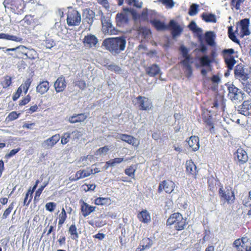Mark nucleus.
<instances>
[{"label": "nucleus", "mask_w": 251, "mask_h": 251, "mask_svg": "<svg viewBox=\"0 0 251 251\" xmlns=\"http://www.w3.org/2000/svg\"><path fill=\"white\" fill-rule=\"evenodd\" d=\"M102 46L113 55H117L125 50L126 37L122 36L105 39L102 42Z\"/></svg>", "instance_id": "1"}, {"label": "nucleus", "mask_w": 251, "mask_h": 251, "mask_svg": "<svg viewBox=\"0 0 251 251\" xmlns=\"http://www.w3.org/2000/svg\"><path fill=\"white\" fill-rule=\"evenodd\" d=\"M167 225H174L175 228L177 230L184 229L187 224L186 219L184 218L180 213H174L171 215L167 221Z\"/></svg>", "instance_id": "2"}, {"label": "nucleus", "mask_w": 251, "mask_h": 251, "mask_svg": "<svg viewBox=\"0 0 251 251\" xmlns=\"http://www.w3.org/2000/svg\"><path fill=\"white\" fill-rule=\"evenodd\" d=\"M3 4L5 8L9 9L12 12L17 14H21L25 8L23 0H5Z\"/></svg>", "instance_id": "3"}, {"label": "nucleus", "mask_w": 251, "mask_h": 251, "mask_svg": "<svg viewBox=\"0 0 251 251\" xmlns=\"http://www.w3.org/2000/svg\"><path fill=\"white\" fill-rule=\"evenodd\" d=\"M81 17L80 13L72 7H69L67 13V24L69 26H78L80 25Z\"/></svg>", "instance_id": "4"}, {"label": "nucleus", "mask_w": 251, "mask_h": 251, "mask_svg": "<svg viewBox=\"0 0 251 251\" xmlns=\"http://www.w3.org/2000/svg\"><path fill=\"white\" fill-rule=\"evenodd\" d=\"M100 21L102 24V31L104 34L117 35L118 34V30L112 25L111 20L109 18L102 15Z\"/></svg>", "instance_id": "5"}, {"label": "nucleus", "mask_w": 251, "mask_h": 251, "mask_svg": "<svg viewBox=\"0 0 251 251\" xmlns=\"http://www.w3.org/2000/svg\"><path fill=\"white\" fill-rule=\"evenodd\" d=\"M219 193L222 201L227 202L228 203H232L235 200V196L233 191L230 187L220 188L219 190Z\"/></svg>", "instance_id": "6"}, {"label": "nucleus", "mask_w": 251, "mask_h": 251, "mask_svg": "<svg viewBox=\"0 0 251 251\" xmlns=\"http://www.w3.org/2000/svg\"><path fill=\"white\" fill-rule=\"evenodd\" d=\"M228 97L232 101H241L243 100L244 94L233 85H230L228 87Z\"/></svg>", "instance_id": "7"}, {"label": "nucleus", "mask_w": 251, "mask_h": 251, "mask_svg": "<svg viewBox=\"0 0 251 251\" xmlns=\"http://www.w3.org/2000/svg\"><path fill=\"white\" fill-rule=\"evenodd\" d=\"M79 204L80 206V210L84 217H86L90 215L92 212L96 210V206L89 204L82 200H80Z\"/></svg>", "instance_id": "8"}, {"label": "nucleus", "mask_w": 251, "mask_h": 251, "mask_svg": "<svg viewBox=\"0 0 251 251\" xmlns=\"http://www.w3.org/2000/svg\"><path fill=\"white\" fill-rule=\"evenodd\" d=\"M175 183L170 180H165L159 183L158 191L161 192L164 190L166 193L170 194L174 190Z\"/></svg>", "instance_id": "9"}, {"label": "nucleus", "mask_w": 251, "mask_h": 251, "mask_svg": "<svg viewBox=\"0 0 251 251\" xmlns=\"http://www.w3.org/2000/svg\"><path fill=\"white\" fill-rule=\"evenodd\" d=\"M234 158L239 165H242L247 162L248 155L245 150L239 148L234 153Z\"/></svg>", "instance_id": "10"}, {"label": "nucleus", "mask_w": 251, "mask_h": 251, "mask_svg": "<svg viewBox=\"0 0 251 251\" xmlns=\"http://www.w3.org/2000/svg\"><path fill=\"white\" fill-rule=\"evenodd\" d=\"M193 63V60L188 61V59H183L181 62L184 75L188 78H190L193 75V70L192 66Z\"/></svg>", "instance_id": "11"}, {"label": "nucleus", "mask_w": 251, "mask_h": 251, "mask_svg": "<svg viewBox=\"0 0 251 251\" xmlns=\"http://www.w3.org/2000/svg\"><path fill=\"white\" fill-rule=\"evenodd\" d=\"M249 20L244 19L242 20L237 25L235 32H238L239 30L242 33V35H248L250 34L249 30Z\"/></svg>", "instance_id": "12"}, {"label": "nucleus", "mask_w": 251, "mask_h": 251, "mask_svg": "<svg viewBox=\"0 0 251 251\" xmlns=\"http://www.w3.org/2000/svg\"><path fill=\"white\" fill-rule=\"evenodd\" d=\"M136 99L140 109L142 110H149L152 107L151 100L146 97L139 96Z\"/></svg>", "instance_id": "13"}, {"label": "nucleus", "mask_w": 251, "mask_h": 251, "mask_svg": "<svg viewBox=\"0 0 251 251\" xmlns=\"http://www.w3.org/2000/svg\"><path fill=\"white\" fill-rule=\"evenodd\" d=\"M82 42L85 47L91 48L96 47L98 43V39L95 35L89 34L85 36Z\"/></svg>", "instance_id": "14"}, {"label": "nucleus", "mask_w": 251, "mask_h": 251, "mask_svg": "<svg viewBox=\"0 0 251 251\" xmlns=\"http://www.w3.org/2000/svg\"><path fill=\"white\" fill-rule=\"evenodd\" d=\"M26 48L24 46H19L14 48H7L5 51H15L14 58L22 59L25 56Z\"/></svg>", "instance_id": "15"}, {"label": "nucleus", "mask_w": 251, "mask_h": 251, "mask_svg": "<svg viewBox=\"0 0 251 251\" xmlns=\"http://www.w3.org/2000/svg\"><path fill=\"white\" fill-rule=\"evenodd\" d=\"M239 113L246 116H251V100H245L238 107Z\"/></svg>", "instance_id": "16"}, {"label": "nucleus", "mask_w": 251, "mask_h": 251, "mask_svg": "<svg viewBox=\"0 0 251 251\" xmlns=\"http://www.w3.org/2000/svg\"><path fill=\"white\" fill-rule=\"evenodd\" d=\"M148 11H149V10L148 9H147V8L144 9L141 13V15H140L137 13V12L135 10L126 8V14L127 13H130L132 16L133 19L135 21H136L139 19H141L142 20H143V21L147 20H148Z\"/></svg>", "instance_id": "17"}, {"label": "nucleus", "mask_w": 251, "mask_h": 251, "mask_svg": "<svg viewBox=\"0 0 251 251\" xmlns=\"http://www.w3.org/2000/svg\"><path fill=\"white\" fill-rule=\"evenodd\" d=\"M53 86L56 93L64 91L67 86V82L65 77L63 75L58 77L54 82Z\"/></svg>", "instance_id": "18"}, {"label": "nucleus", "mask_w": 251, "mask_h": 251, "mask_svg": "<svg viewBox=\"0 0 251 251\" xmlns=\"http://www.w3.org/2000/svg\"><path fill=\"white\" fill-rule=\"evenodd\" d=\"M234 74L235 77L241 81H245L249 78L248 75L245 72L242 65H238L236 66L234 70Z\"/></svg>", "instance_id": "19"}, {"label": "nucleus", "mask_w": 251, "mask_h": 251, "mask_svg": "<svg viewBox=\"0 0 251 251\" xmlns=\"http://www.w3.org/2000/svg\"><path fill=\"white\" fill-rule=\"evenodd\" d=\"M93 173L92 169L87 168V170H80L76 172L74 178L71 179L72 181H77L80 179L88 177Z\"/></svg>", "instance_id": "20"}, {"label": "nucleus", "mask_w": 251, "mask_h": 251, "mask_svg": "<svg viewBox=\"0 0 251 251\" xmlns=\"http://www.w3.org/2000/svg\"><path fill=\"white\" fill-rule=\"evenodd\" d=\"M115 21L117 26H124L126 24V7L123 8V12L117 14Z\"/></svg>", "instance_id": "21"}, {"label": "nucleus", "mask_w": 251, "mask_h": 251, "mask_svg": "<svg viewBox=\"0 0 251 251\" xmlns=\"http://www.w3.org/2000/svg\"><path fill=\"white\" fill-rule=\"evenodd\" d=\"M169 27H171L172 34L174 39L179 36L182 31L180 26L174 20H171Z\"/></svg>", "instance_id": "22"}, {"label": "nucleus", "mask_w": 251, "mask_h": 251, "mask_svg": "<svg viewBox=\"0 0 251 251\" xmlns=\"http://www.w3.org/2000/svg\"><path fill=\"white\" fill-rule=\"evenodd\" d=\"M50 87V83L48 80H43L40 82L36 87V91L41 95L48 92Z\"/></svg>", "instance_id": "23"}, {"label": "nucleus", "mask_w": 251, "mask_h": 251, "mask_svg": "<svg viewBox=\"0 0 251 251\" xmlns=\"http://www.w3.org/2000/svg\"><path fill=\"white\" fill-rule=\"evenodd\" d=\"M87 118V116L85 113L75 114L69 118V122L72 124L81 123L84 122Z\"/></svg>", "instance_id": "24"}, {"label": "nucleus", "mask_w": 251, "mask_h": 251, "mask_svg": "<svg viewBox=\"0 0 251 251\" xmlns=\"http://www.w3.org/2000/svg\"><path fill=\"white\" fill-rule=\"evenodd\" d=\"M23 23V25L25 27L30 26H34L36 25V21L34 18V16L31 15H27L22 21Z\"/></svg>", "instance_id": "25"}, {"label": "nucleus", "mask_w": 251, "mask_h": 251, "mask_svg": "<svg viewBox=\"0 0 251 251\" xmlns=\"http://www.w3.org/2000/svg\"><path fill=\"white\" fill-rule=\"evenodd\" d=\"M188 144L194 151H196L200 148L199 139L197 136H191L188 141Z\"/></svg>", "instance_id": "26"}, {"label": "nucleus", "mask_w": 251, "mask_h": 251, "mask_svg": "<svg viewBox=\"0 0 251 251\" xmlns=\"http://www.w3.org/2000/svg\"><path fill=\"white\" fill-rule=\"evenodd\" d=\"M60 137L59 134L52 136L45 141V143L48 148L53 147L60 140Z\"/></svg>", "instance_id": "27"}, {"label": "nucleus", "mask_w": 251, "mask_h": 251, "mask_svg": "<svg viewBox=\"0 0 251 251\" xmlns=\"http://www.w3.org/2000/svg\"><path fill=\"white\" fill-rule=\"evenodd\" d=\"M186 172L190 175H195L197 173V167L194 162L189 160L186 162Z\"/></svg>", "instance_id": "28"}, {"label": "nucleus", "mask_w": 251, "mask_h": 251, "mask_svg": "<svg viewBox=\"0 0 251 251\" xmlns=\"http://www.w3.org/2000/svg\"><path fill=\"white\" fill-rule=\"evenodd\" d=\"M94 203L97 205L108 206L111 203L110 198L98 197L94 200Z\"/></svg>", "instance_id": "29"}, {"label": "nucleus", "mask_w": 251, "mask_h": 251, "mask_svg": "<svg viewBox=\"0 0 251 251\" xmlns=\"http://www.w3.org/2000/svg\"><path fill=\"white\" fill-rule=\"evenodd\" d=\"M138 218L141 222L144 223H148L151 220L150 214L146 210L140 212L138 214Z\"/></svg>", "instance_id": "30"}, {"label": "nucleus", "mask_w": 251, "mask_h": 251, "mask_svg": "<svg viewBox=\"0 0 251 251\" xmlns=\"http://www.w3.org/2000/svg\"><path fill=\"white\" fill-rule=\"evenodd\" d=\"M124 160V158L119 157L110 159L106 162L105 165L103 167L104 170H107L109 167H114L117 164H120Z\"/></svg>", "instance_id": "31"}, {"label": "nucleus", "mask_w": 251, "mask_h": 251, "mask_svg": "<svg viewBox=\"0 0 251 251\" xmlns=\"http://www.w3.org/2000/svg\"><path fill=\"white\" fill-rule=\"evenodd\" d=\"M146 72L149 75L151 76H153L159 74L160 70L157 65L153 64L151 66L147 68L146 69Z\"/></svg>", "instance_id": "32"}, {"label": "nucleus", "mask_w": 251, "mask_h": 251, "mask_svg": "<svg viewBox=\"0 0 251 251\" xmlns=\"http://www.w3.org/2000/svg\"><path fill=\"white\" fill-rule=\"evenodd\" d=\"M151 23L158 30H164L169 28V26L166 25L158 20H153L151 21Z\"/></svg>", "instance_id": "33"}, {"label": "nucleus", "mask_w": 251, "mask_h": 251, "mask_svg": "<svg viewBox=\"0 0 251 251\" xmlns=\"http://www.w3.org/2000/svg\"><path fill=\"white\" fill-rule=\"evenodd\" d=\"M233 246L237 251H247L250 246L241 243L239 240H236L233 243Z\"/></svg>", "instance_id": "34"}, {"label": "nucleus", "mask_w": 251, "mask_h": 251, "mask_svg": "<svg viewBox=\"0 0 251 251\" xmlns=\"http://www.w3.org/2000/svg\"><path fill=\"white\" fill-rule=\"evenodd\" d=\"M205 41L206 43L210 46L214 45V39L215 38V34L214 32L207 31L205 34Z\"/></svg>", "instance_id": "35"}, {"label": "nucleus", "mask_w": 251, "mask_h": 251, "mask_svg": "<svg viewBox=\"0 0 251 251\" xmlns=\"http://www.w3.org/2000/svg\"><path fill=\"white\" fill-rule=\"evenodd\" d=\"M68 231L70 234L72 239L75 240L78 238V233L77 232V227L75 224L70 226L69 227Z\"/></svg>", "instance_id": "36"}, {"label": "nucleus", "mask_w": 251, "mask_h": 251, "mask_svg": "<svg viewBox=\"0 0 251 251\" xmlns=\"http://www.w3.org/2000/svg\"><path fill=\"white\" fill-rule=\"evenodd\" d=\"M0 39H6L15 42H20L22 41V38L14 35H10L5 33H0Z\"/></svg>", "instance_id": "37"}, {"label": "nucleus", "mask_w": 251, "mask_h": 251, "mask_svg": "<svg viewBox=\"0 0 251 251\" xmlns=\"http://www.w3.org/2000/svg\"><path fill=\"white\" fill-rule=\"evenodd\" d=\"M38 53L37 51L33 49H27L25 52V56L27 58L30 60H34L38 58Z\"/></svg>", "instance_id": "38"}, {"label": "nucleus", "mask_w": 251, "mask_h": 251, "mask_svg": "<svg viewBox=\"0 0 251 251\" xmlns=\"http://www.w3.org/2000/svg\"><path fill=\"white\" fill-rule=\"evenodd\" d=\"M67 218L66 212L64 208L61 209V212L58 216V227L60 228L62 227L63 224L65 223Z\"/></svg>", "instance_id": "39"}, {"label": "nucleus", "mask_w": 251, "mask_h": 251, "mask_svg": "<svg viewBox=\"0 0 251 251\" xmlns=\"http://www.w3.org/2000/svg\"><path fill=\"white\" fill-rule=\"evenodd\" d=\"M189 28L194 32L197 33L198 36H201L202 34V30L201 28L199 27L196 23L194 21H192L189 25Z\"/></svg>", "instance_id": "40"}, {"label": "nucleus", "mask_w": 251, "mask_h": 251, "mask_svg": "<svg viewBox=\"0 0 251 251\" xmlns=\"http://www.w3.org/2000/svg\"><path fill=\"white\" fill-rule=\"evenodd\" d=\"M201 17L206 22L215 23L216 22V16L213 14L203 13Z\"/></svg>", "instance_id": "41"}, {"label": "nucleus", "mask_w": 251, "mask_h": 251, "mask_svg": "<svg viewBox=\"0 0 251 251\" xmlns=\"http://www.w3.org/2000/svg\"><path fill=\"white\" fill-rule=\"evenodd\" d=\"M224 59L228 69L230 70H232L236 64V61L233 56H226Z\"/></svg>", "instance_id": "42"}, {"label": "nucleus", "mask_w": 251, "mask_h": 251, "mask_svg": "<svg viewBox=\"0 0 251 251\" xmlns=\"http://www.w3.org/2000/svg\"><path fill=\"white\" fill-rule=\"evenodd\" d=\"M126 143L132 145L135 149L139 145V141L137 139L132 136L126 135Z\"/></svg>", "instance_id": "43"}, {"label": "nucleus", "mask_w": 251, "mask_h": 251, "mask_svg": "<svg viewBox=\"0 0 251 251\" xmlns=\"http://www.w3.org/2000/svg\"><path fill=\"white\" fill-rule=\"evenodd\" d=\"M200 62L201 66L209 67L212 60L207 55H203L200 58Z\"/></svg>", "instance_id": "44"}, {"label": "nucleus", "mask_w": 251, "mask_h": 251, "mask_svg": "<svg viewBox=\"0 0 251 251\" xmlns=\"http://www.w3.org/2000/svg\"><path fill=\"white\" fill-rule=\"evenodd\" d=\"M139 33L145 38H149L151 36V32L150 30L145 27H140L139 29Z\"/></svg>", "instance_id": "45"}, {"label": "nucleus", "mask_w": 251, "mask_h": 251, "mask_svg": "<svg viewBox=\"0 0 251 251\" xmlns=\"http://www.w3.org/2000/svg\"><path fill=\"white\" fill-rule=\"evenodd\" d=\"M74 84L75 86L77 87L81 90L85 89L87 87V84L85 81L81 79L75 80L74 82Z\"/></svg>", "instance_id": "46"}, {"label": "nucleus", "mask_w": 251, "mask_h": 251, "mask_svg": "<svg viewBox=\"0 0 251 251\" xmlns=\"http://www.w3.org/2000/svg\"><path fill=\"white\" fill-rule=\"evenodd\" d=\"M88 224L94 227H100L105 225L106 223L105 221L98 220L95 221L93 220L89 221H88Z\"/></svg>", "instance_id": "47"}, {"label": "nucleus", "mask_w": 251, "mask_h": 251, "mask_svg": "<svg viewBox=\"0 0 251 251\" xmlns=\"http://www.w3.org/2000/svg\"><path fill=\"white\" fill-rule=\"evenodd\" d=\"M180 50L183 57L184 58V59H188V61L193 60V58L188 54V50L186 47L182 46L180 47Z\"/></svg>", "instance_id": "48"}, {"label": "nucleus", "mask_w": 251, "mask_h": 251, "mask_svg": "<svg viewBox=\"0 0 251 251\" xmlns=\"http://www.w3.org/2000/svg\"><path fill=\"white\" fill-rule=\"evenodd\" d=\"M126 3L138 8H141L143 5V2L140 0H126Z\"/></svg>", "instance_id": "49"}, {"label": "nucleus", "mask_w": 251, "mask_h": 251, "mask_svg": "<svg viewBox=\"0 0 251 251\" xmlns=\"http://www.w3.org/2000/svg\"><path fill=\"white\" fill-rule=\"evenodd\" d=\"M44 45L47 48L50 49L55 45V43L52 38L46 37L44 40Z\"/></svg>", "instance_id": "50"}, {"label": "nucleus", "mask_w": 251, "mask_h": 251, "mask_svg": "<svg viewBox=\"0 0 251 251\" xmlns=\"http://www.w3.org/2000/svg\"><path fill=\"white\" fill-rule=\"evenodd\" d=\"M199 5L198 4L195 3L192 4L190 6L188 12L189 15L191 16L196 15L199 12Z\"/></svg>", "instance_id": "51"}, {"label": "nucleus", "mask_w": 251, "mask_h": 251, "mask_svg": "<svg viewBox=\"0 0 251 251\" xmlns=\"http://www.w3.org/2000/svg\"><path fill=\"white\" fill-rule=\"evenodd\" d=\"M20 113H17L16 111H12L10 112L8 115L7 116L6 120L9 121H13L19 118L20 115Z\"/></svg>", "instance_id": "52"}, {"label": "nucleus", "mask_w": 251, "mask_h": 251, "mask_svg": "<svg viewBox=\"0 0 251 251\" xmlns=\"http://www.w3.org/2000/svg\"><path fill=\"white\" fill-rule=\"evenodd\" d=\"M228 33L229 38L235 43H239V40L236 38L233 32V27L230 26L228 27Z\"/></svg>", "instance_id": "53"}, {"label": "nucleus", "mask_w": 251, "mask_h": 251, "mask_svg": "<svg viewBox=\"0 0 251 251\" xmlns=\"http://www.w3.org/2000/svg\"><path fill=\"white\" fill-rule=\"evenodd\" d=\"M32 198L33 196L30 194L29 191H27L24 200L23 205L28 206L31 202Z\"/></svg>", "instance_id": "54"}, {"label": "nucleus", "mask_w": 251, "mask_h": 251, "mask_svg": "<svg viewBox=\"0 0 251 251\" xmlns=\"http://www.w3.org/2000/svg\"><path fill=\"white\" fill-rule=\"evenodd\" d=\"M12 80L11 77L8 75L4 77L3 81L1 83L3 88H6L8 87L11 84Z\"/></svg>", "instance_id": "55"}, {"label": "nucleus", "mask_w": 251, "mask_h": 251, "mask_svg": "<svg viewBox=\"0 0 251 251\" xmlns=\"http://www.w3.org/2000/svg\"><path fill=\"white\" fill-rule=\"evenodd\" d=\"M242 85L244 90L251 96V83L246 80L242 82Z\"/></svg>", "instance_id": "56"}, {"label": "nucleus", "mask_w": 251, "mask_h": 251, "mask_svg": "<svg viewBox=\"0 0 251 251\" xmlns=\"http://www.w3.org/2000/svg\"><path fill=\"white\" fill-rule=\"evenodd\" d=\"M84 14L85 15L86 18L89 19V20H93L95 17L94 12L89 8H87L84 10Z\"/></svg>", "instance_id": "57"}, {"label": "nucleus", "mask_w": 251, "mask_h": 251, "mask_svg": "<svg viewBox=\"0 0 251 251\" xmlns=\"http://www.w3.org/2000/svg\"><path fill=\"white\" fill-rule=\"evenodd\" d=\"M70 138V133L68 132L64 133L61 138V143L65 145L69 142Z\"/></svg>", "instance_id": "58"}, {"label": "nucleus", "mask_w": 251, "mask_h": 251, "mask_svg": "<svg viewBox=\"0 0 251 251\" xmlns=\"http://www.w3.org/2000/svg\"><path fill=\"white\" fill-rule=\"evenodd\" d=\"M14 204L13 202L11 203L8 206V207L5 210L2 215V219H6L11 213L12 210L13 209Z\"/></svg>", "instance_id": "59"}, {"label": "nucleus", "mask_w": 251, "mask_h": 251, "mask_svg": "<svg viewBox=\"0 0 251 251\" xmlns=\"http://www.w3.org/2000/svg\"><path fill=\"white\" fill-rule=\"evenodd\" d=\"M242 203L246 207L251 206V196L249 193L248 195L244 197Z\"/></svg>", "instance_id": "60"}, {"label": "nucleus", "mask_w": 251, "mask_h": 251, "mask_svg": "<svg viewBox=\"0 0 251 251\" xmlns=\"http://www.w3.org/2000/svg\"><path fill=\"white\" fill-rule=\"evenodd\" d=\"M107 68L108 70L113 71L116 73H119L121 71V68L116 65L111 64L108 65Z\"/></svg>", "instance_id": "61"}, {"label": "nucleus", "mask_w": 251, "mask_h": 251, "mask_svg": "<svg viewBox=\"0 0 251 251\" xmlns=\"http://www.w3.org/2000/svg\"><path fill=\"white\" fill-rule=\"evenodd\" d=\"M167 8H172L175 4L173 0H159Z\"/></svg>", "instance_id": "62"}, {"label": "nucleus", "mask_w": 251, "mask_h": 251, "mask_svg": "<svg viewBox=\"0 0 251 251\" xmlns=\"http://www.w3.org/2000/svg\"><path fill=\"white\" fill-rule=\"evenodd\" d=\"M244 1L245 0H231V5L236 9L239 10L240 9L241 3H243Z\"/></svg>", "instance_id": "63"}, {"label": "nucleus", "mask_w": 251, "mask_h": 251, "mask_svg": "<svg viewBox=\"0 0 251 251\" xmlns=\"http://www.w3.org/2000/svg\"><path fill=\"white\" fill-rule=\"evenodd\" d=\"M31 82H32V80H31V78H27L25 81L24 83L21 86V87L23 86V89L25 91V93L27 92V91L30 86Z\"/></svg>", "instance_id": "64"}]
</instances>
